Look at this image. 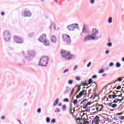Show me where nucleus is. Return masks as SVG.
Here are the masks:
<instances>
[{
    "label": "nucleus",
    "mask_w": 124,
    "mask_h": 124,
    "mask_svg": "<svg viewBox=\"0 0 124 124\" xmlns=\"http://www.w3.org/2000/svg\"><path fill=\"white\" fill-rule=\"evenodd\" d=\"M90 3L91 4H93L94 3V0H90Z\"/></svg>",
    "instance_id": "47"
},
{
    "label": "nucleus",
    "mask_w": 124,
    "mask_h": 124,
    "mask_svg": "<svg viewBox=\"0 0 124 124\" xmlns=\"http://www.w3.org/2000/svg\"><path fill=\"white\" fill-rule=\"evenodd\" d=\"M76 121H81V120L80 119V117H78V118H77Z\"/></svg>",
    "instance_id": "61"
},
{
    "label": "nucleus",
    "mask_w": 124,
    "mask_h": 124,
    "mask_svg": "<svg viewBox=\"0 0 124 124\" xmlns=\"http://www.w3.org/2000/svg\"><path fill=\"white\" fill-rule=\"evenodd\" d=\"M107 45L108 47H111L112 46V43L111 42H109L108 43Z\"/></svg>",
    "instance_id": "36"
},
{
    "label": "nucleus",
    "mask_w": 124,
    "mask_h": 124,
    "mask_svg": "<svg viewBox=\"0 0 124 124\" xmlns=\"http://www.w3.org/2000/svg\"><path fill=\"white\" fill-rule=\"evenodd\" d=\"M3 38L6 42H9L10 41V38H11V34L10 32L7 30L5 31L3 33Z\"/></svg>",
    "instance_id": "4"
},
{
    "label": "nucleus",
    "mask_w": 124,
    "mask_h": 124,
    "mask_svg": "<svg viewBox=\"0 0 124 124\" xmlns=\"http://www.w3.org/2000/svg\"><path fill=\"white\" fill-rule=\"evenodd\" d=\"M51 123L52 124H55V123H56V119H52V120H51Z\"/></svg>",
    "instance_id": "40"
},
{
    "label": "nucleus",
    "mask_w": 124,
    "mask_h": 124,
    "mask_svg": "<svg viewBox=\"0 0 124 124\" xmlns=\"http://www.w3.org/2000/svg\"><path fill=\"white\" fill-rule=\"evenodd\" d=\"M62 111H64L66 110V105H63L62 107Z\"/></svg>",
    "instance_id": "21"
},
{
    "label": "nucleus",
    "mask_w": 124,
    "mask_h": 124,
    "mask_svg": "<svg viewBox=\"0 0 124 124\" xmlns=\"http://www.w3.org/2000/svg\"><path fill=\"white\" fill-rule=\"evenodd\" d=\"M82 86L85 87V86H89L88 84V80H85L83 82L81 83Z\"/></svg>",
    "instance_id": "16"
},
{
    "label": "nucleus",
    "mask_w": 124,
    "mask_h": 124,
    "mask_svg": "<svg viewBox=\"0 0 124 124\" xmlns=\"http://www.w3.org/2000/svg\"><path fill=\"white\" fill-rule=\"evenodd\" d=\"M88 85H90V84L93 83V79H92V78L89 79V80H88Z\"/></svg>",
    "instance_id": "25"
},
{
    "label": "nucleus",
    "mask_w": 124,
    "mask_h": 124,
    "mask_svg": "<svg viewBox=\"0 0 124 124\" xmlns=\"http://www.w3.org/2000/svg\"><path fill=\"white\" fill-rule=\"evenodd\" d=\"M42 43H44V45H45V46H49V45H50V42L47 39L45 40Z\"/></svg>",
    "instance_id": "14"
},
{
    "label": "nucleus",
    "mask_w": 124,
    "mask_h": 124,
    "mask_svg": "<svg viewBox=\"0 0 124 124\" xmlns=\"http://www.w3.org/2000/svg\"><path fill=\"white\" fill-rule=\"evenodd\" d=\"M68 84H69V85H72V84H73V80H69V81H68Z\"/></svg>",
    "instance_id": "29"
},
{
    "label": "nucleus",
    "mask_w": 124,
    "mask_h": 124,
    "mask_svg": "<svg viewBox=\"0 0 124 124\" xmlns=\"http://www.w3.org/2000/svg\"><path fill=\"white\" fill-rule=\"evenodd\" d=\"M14 40L15 42H16V43H18L19 44H22V43H24V40L17 36L14 37Z\"/></svg>",
    "instance_id": "7"
},
{
    "label": "nucleus",
    "mask_w": 124,
    "mask_h": 124,
    "mask_svg": "<svg viewBox=\"0 0 124 124\" xmlns=\"http://www.w3.org/2000/svg\"><path fill=\"white\" fill-rule=\"evenodd\" d=\"M5 119V116H2L1 117V120H4Z\"/></svg>",
    "instance_id": "51"
},
{
    "label": "nucleus",
    "mask_w": 124,
    "mask_h": 124,
    "mask_svg": "<svg viewBox=\"0 0 124 124\" xmlns=\"http://www.w3.org/2000/svg\"><path fill=\"white\" fill-rule=\"evenodd\" d=\"M23 17H31V12L30 11H24L21 13Z\"/></svg>",
    "instance_id": "8"
},
{
    "label": "nucleus",
    "mask_w": 124,
    "mask_h": 124,
    "mask_svg": "<svg viewBox=\"0 0 124 124\" xmlns=\"http://www.w3.org/2000/svg\"><path fill=\"white\" fill-rule=\"evenodd\" d=\"M61 54L62 58L64 60H71L74 58V55L70 54V52H66V50L62 49L61 50Z\"/></svg>",
    "instance_id": "2"
},
{
    "label": "nucleus",
    "mask_w": 124,
    "mask_h": 124,
    "mask_svg": "<svg viewBox=\"0 0 124 124\" xmlns=\"http://www.w3.org/2000/svg\"><path fill=\"white\" fill-rule=\"evenodd\" d=\"M117 106H118V105H117L116 104H114L111 105L112 108H116Z\"/></svg>",
    "instance_id": "32"
},
{
    "label": "nucleus",
    "mask_w": 124,
    "mask_h": 124,
    "mask_svg": "<svg viewBox=\"0 0 124 124\" xmlns=\"http://www.w3.org/2000/svg\"><path fill=\"white\" fill-rule=\"evenodd\" d=\"M67 29L69 31H73L75 29L77 30H80L79 25L78 23L72 24L67 26Z\"/></svg>",
    "instance_id": "5"
},
{
    "label": "nucleus",
    "mask_w": 124,
    "mask_h": 124,
    "mask_svg": "<svg viewBox=\"0 0 124 124\" xmlns=\"http://www.w3.org/2000/svg\"><path fill=\"white\" fill-rule=\"evenodd\" d=\"M74 90H75V88H74L72 89L71 93L70 94V95H71V94H72V93H74Z\"/></svg>",
    "instance_id": "39"
},
{
    "label": "nucleus",
    "mask_w": 124,
    "mask_h": 124,
    "mask_svg": "<svg viewBox=\"0 0 124 124\" xmlns=\"http://www.w3.org/2000/svg\"><path fill=\"white\" fill-rule=\"evenodd\" d=\"M116 67L117 68L121 67V63H120L119 62H117L116 63Z\"/></svg>",
    "instance_id": "22"
},
{
    "label": "nucleus",
    "mask_w": 124,
    "mask_h": 124,
    "mask_svg": "<svg viewBox=\"0 0 124 124\" xmlns=\"http://www.w3.org/2000/svg\"><path fill=\"white\" fill-rule=\"evenodd\" d=\"M77 102H78V100L77 99H75L73 101V103L75 105H76L77 104Z\"/></svg>",
    "instance_id": "28"
},
{
    "label": "nucleus",
    "mask_w": 124,
    "mask_h": 124,
    "mask_svg": "<svg viewBox=\"0 0 124 124\" xmlns=\"http://www.w3.org/2000/svg\"><path fill=\"white\" fill-rule=\"evenodd\" d=\"M91 64H92V62H89L88 64L87 65V67H90L91 66Z\"/></svg>",
    "instance_id": "43"
},
{
    "label": "nucleus",
    "mask_w": 124,
    "mask_h": 124,
    "mask_svg": "<svg viewBox=\"0 0 124 124\" xmlns=\"http://www.w3.org/2000/svg\"><path fill=\"white\" fill-rule=\"evenodd\" d=\"M51 39L52 43H57V37H56V36L52 35Z\"/></svg>",
    "instance_id": "12"
},
{
    "label": "nucleus",
    "mask_w": 124,
    "mask_h": 124,
    "mask_svg": "<svg viewBox=\"0 0 124 124\" xmlns=\"http://www.w3.org/2000/svg\"><path fill=\"white\" fill-rule=\"evenodd\" d=\"M117 99H115L114 100H113V103H118V102L119 101H118Z\"/></svg>",
    "instance_id": "42"
},
{
    "label": "nucleus",
    "mask_w": 124,
    "mask_h": 124,
    "mask_svg": "<svg viewBox=\"0 0 124 124\" xmlns=\"http://www.w3.org/2000/svg\"><path fill=\"white\" fill-rule=\"evenodd\" d=\"M117 115L118 116H121L123 115V113H117Z\"/></svg>",
    "instance_id": "54"
},
{
    "label": "nucleus",
    "mask_w": 124,
    "mask_h": 124,
    "mask_svg": "<svg viewBox=\"0 0 124 124\" xmlns=\"http://www.w3.org/2000/svg\"><path fill=\"white\" fill-rule=\"evenodd\" d=\"M48 62H49V57H43L40 59L39 65L46 66V64H48Z\"/></svg>",
    "instance_id": "3"
},
{
    "label": "nucleus",
    "mask_w": 124,
    "mask_h": 124,
    "mask_svg": "<svg viewBox=\"0 0 124 124\" xmlns=\"http://www.w3.org/2000/svg\"><path fill=\"white\" fill-rule=\"evenodd\" d=\"M121 117L122 118L121 121H123V120H124V116H121Z\"/></svg>",
    "instance_id": "64"
},
{
    "label": "nucleus",
    "mask_w": 124,
    "mask_h": 124,
    "mask_svg": "<svg viewBox=\"0 0 124 124\" xmlns=\"http://www.w3.org/2000/svg\"><path fill=\"white\" fill-rule=\"evenodd\" d=\"M53 25V27L54 30H56V25H55L54 24H52Z\"/></svg>",
    "instance_id": "53"
},
{
    "label": "nucleus",
    "mask_w": 124,
    "mask_h": 124,
    "mask_svg": "<svg viewBox=\"0 0 124 124\" xmlns=\"http://www.w3.org/2000/svg\"><path fill=\"white\" fill-rule=\"evenodd\" d=\"M116 82H117V80H115V81H113V82H111V83H109V84H108V85H111V84H115Z\"/></svg>",
    "instance_id": "52"
},
{
    "label": "nucleus",
    "mask_w": 124,
    "mask_h": 124,
    "mask_svg": "<svg viewBox=\"0 0 124 124\" xmlns=\"http://www.w3.org/2000/svg\"><path fill=\"white\" fill-rule=\"evenodd\" d=\"M116 81H117V82H122V81H123V78H117V79L116 80Z\"/></svg>",
    "instance_id": "26"
},
{
    "label": "nucleus",
    "mask_w": 124,
    "mask_h": 124,
    "mask_svg": "<svg viewBox=\"0 0 124 124\" xmlns=\"http://www.w3.org/2000/svg\"><path fill=\"white\" fill-rule=\"evenodd\" d=\"M80 97H81V96H79L78 95H77V96H76V98L77 99L80 98Z\"/></svg>",
    "instance_id": "57"
},
{
    "label": "nucleus",
    "mask_w": 124,
    "mask_h": 124,
    "mask_svg": "<svg viewBox=\"0 0 124 124\" xmlns=\"http://www.w3.org/2000/svg\"><path fill=\"white\" fill-rule=\"evenodd\" d=\"M94 123H95V121L93 119V120L92 121V124H94Z\"/></svg>",
    "instance_id": "62"
},
{
    "label": "nucleus",
    "mask_w": 124,
    "mask_h": 124,
    "mask_svg": "<svg viewBox=\"0 0 124 124\" xmlns=\"http://www.w3.org/2000/svg\"><path fill=\"white\" fill-rule=\"evenodd\" d=\"M98 33H99V31L95 28H93L92 34L91 35H89L87 36L84 39L83 41H87V40H94L95 39H98V38H100V37H101V36H96Z\"/></svg>",
    "instance_id": "1"
},
{
    "label": "nucleus",
    "mask_w": 124,
    "mask_h": 124,
    "mask_svg": "<svg viewBox=\"0 0 124 124\" xmlns=\"http://www.w3.org/2000/svg\"><path fill=\"white\" fill-rule=\"evenodd\" d=\"M69 71V70L68 69H66L63 71V73L64 74L65 73H66V72H68Z\"/></svg>",
    "instance_id": "37"
},
{
    "label": "nucleus",
    "mask_w": 124,
    "mask_h": 124,
    "mask_svg": "<svg viewBox=\"0 0 124 124\" xmlns=\"http://www.w3.org/2000/svg\"><path fill=\"white\" fill-rule=\"evenodd\" d=\"M80 90H81V88L79 87L78 89V90H77V92L76 93L75 95H76V94H77V93H79V92H80Z\"/></svg>",
    "instance_id": "31"
},
{
    "label": "nucleus",
    "mask_w": 124,
    "mask_h": 124,
    "mask_svg": "<svg viewBox=\"0 0 124 124\" xmlns=\"http://www.w3.org/2000/svg\"><path fill=\"white\" fill-rule=\"evenodd\" d=\"M105 53L106 54H109V50H106V51H105Z\"/></svg>",
    "instance_id": "56"
},
{
    "label": "nucleus",
    "mask_w": 124,
    "mask_h": 124,
    "mask_svg": "<svg viewBox=\"0 0 124 124\" xmlns=\"http://www.w3.org/2000/svg\"><path fill=\"white\" fill-rule=\"evenodd\" d=\"M117 100L118 101H119V103H121V102H122V101H123V100H124V97H123L121 99L117 98Z\"/></svg>",
    "instance_id": "35"
},
{
    "label": "nucleus",
    "mask_w": 124,
    "mask_h": 124,
    "mask_svg": "<svg viewBox=\"0 0 124 124\" xmlns=\"http://www.w3.org/2000/svg\"><path fill=\"white\" fill-rule=\"evenodd\" d=\"M1 15L2 16H4V12H2L1 13Z\"/></svg>",
    "instance_id": "60"
},
{
    "label": "nucleus",
    "mask_w": 124,
    "mask_h": 124,
    "mask_svg": "<svg viewBox=\"0 0 124 124\" xmlns=\"http://www.w3.org/2000/svg\"><path fill=\"white\" fill-rule=\"evenodd\" d=\"M109 66H113V65H114V63L113 62H111L109 63Z\"/></svg>",
    "instance_id": "46"
},
{
    "label": "nucleus",
    "mask_w": 124,
    "mask_h": 124,
    "mask_svg": "<svg viewBox=\"0 0 124 124\" xmlns=\"http://www.w3.org/2000/svg\"><path fill=\"white\" fill-rule=\"evenodd\" d=\"M50 121H51V119H50V118L47 117L46 118V122L47 124H49V123H50Z\"/></svg>",
    "instance_id": "23"
},
{
    "label": "nucleus",
    "mask_w": 124,
    "mask_h": 124,
    "mask_svg": "<svg viewBox=\"0 0 124 124\" xmlns=\"http://www.w3.org/2000/svg\"><path fill=\"white\" fill-rule=\"evenodd\" d=\"M108 98H110V99L112 98V95H109L108 96Z\"/></svg>",
    "instance_id": "63"
},
{
    "label": "nucleus",
    "mask_w": 124,
    "mask_h": 124,
    "mask_svg": "<svg viewBox=\"0 0 124 124\" xmlns=\"http://www.w3.org/2000/svg\"><path fill=\"white\" fill-rule=\"evenodd\" d=\"M93 84H94V85L93 86H95L96 87H97V85H96V82H93Z\"/></svg>",
    "instance_id": "59"
},
{
    "label": "nucleus",
    "mask_w": 124,
    "mask_h": 124,
    "mask_svg": "<svg viewBox=\"0 0 124 124\" xmlns=\"http://www.w3.org/2000/svg\"><path fill=\"white\" fill-rule=\"evenodd\" d=\"M70 91V89L69 88V87L68 86H66L65 91L63 92L64 94H67V93H69Z\"/></svg>",
    "instance_id": "13"
},
{
    "label": "nucleus",
    "mask_w": 124,
    "mask_h": 124,
    "mask_svg": "<svg viewBox=\"0 0 124 124\" xmlns=\"http://www.w3.org/2000/svg\"><path fill=\"white\" fill-rule=\"evenodd\" d=\"M76 79L77 80V81H80V80H81V78H80V77H77Z\"/></svg>",
    "instance_id": "38"
},
{
    "label": "nucleus",
    "mask_w": 124,
    "mask_h": 124,
    "mask_svg": "<svg viewBox=\"0 0 124 124\" xmlns=\"http://www.w3.org/2000/svg\"><path fill=\"white\" fill-rule=\"evenodd\" d=\"M117 96H118L116 94L112 95V97L113 99H115V98H116V97H117Z\"/></svg>",
    "instance_id": "41"
},
{
    "label": "nucleus",
    "mask_w": 124,
    "mask_h": 124,
    "mask_svg": "<svg viewBox=\"0 0 124 124\" xmlns=\"http://www.w3.org/2000/svg\"><path fill=\"white\" fill-rule=\"evenodd\" d=\"M63 101L64 102H68V101H69V100H68V98H66L63 99Z\"/></svg>",
    "instance_id": "34"
},
{
    "label": "nucleus",
    "mask_w": 124,
    "mask_h": 124,
    "mask_svg": "<svg viewBox=\"0 0 124 124\" xmlns=\"http://www.w3.org/2000/svg\"><path fill=\"white\" fill-rule=\"evenodd\" d=\"M86 92H87V90H82L81 92L80 93L83 94V95H86L87 94V93H86Z\"/></svg>",
    "instance_id": "20"
},
{
    "label": "nucleus",
    "mask_w": 124,
    "mask_h": 124,
    "mask_svg": "<svg viewBox=\"0 0 124 124\" xmlns=\"http://www.w3.org/2000/svg\"><path fill=\"white\" fill-rule=\"evenodd\" d=\"M47 39L46 38V34H43L39 38V41L40 42L43 43L44 41H45Z\"/></svg>",
    "instance_id": "11"
},
{
    "label": "nucleus",
    "mask_w": 124,
    "mask_h": 124,
    "mask_svg": "<svg viewBox=\"0 0 124 124\" xmlns=\"http://www.w3.org/2000/svg\"><path fill=\"white\" fill-rule=\"evenodd\" d=\"M35 52L34 51H29L28 53V56H24L25 59H31V58H33L35 57Z\"/></svg>",
    "instance_id": "9"
},
{
    "label": "nucleus",
    "mask_w": 124,
    "mask_h": 124,
    "mask_svg": "<svg viewBox=\"0 0 124 124\" xmlns=\"http://www.w3.org/2000/svg\"><path fill=\"white\" fill-rule=\"evenodd\" d=\"M62 38L63 39V41L65 42L66 43H68L70 44L71 43V39L70 38V36L66 34H63L62 35Z\"/></svg>",
    "instance_id": "6"
},
{
    "label": "nucleus",
    "mask_w": 124,
    "mask_h": 124,
    "mask_svg": "<svg viewBox=\"0 0 124 124\" xmlns=\"http://www.w3.org/2000/svg\"><path fill=\"white\" fill-rule=\"evenodd\" d=\"M112 104H113V102H111L109 104H107V105H108V106H109V107H111V106H112Z\"/></svg>",
    "instance_id": "48"
},
{
    "label": "nucleus",
    "mask_w": 124,
    "mask_h": 124,
    "mask_svg": "<svg viewBox=\"0 0 124 124\" xmlns=\"http://www.w3.org/2000/svg\"><path fill=\"white\" fill-rule=\"evenodd\" d=\"M112 120H113V121H118V119H117V118H112Z\"/></svg>",
    "instance_id": "58"
},
{
    "label": "nucleus",
    "mask_w": 124,
    "mask_h": 124,
    "mask_svg": "<svg viewBox=\"0 0 124 124\" xmlns=\"http://www.w3.org/2000/svg\"><path fill=\"white\" fill-rule=\"evenodd\" d=\"M112 21L113 19L112 18V17H109L108 20V24H112Z\"/></svg>",
    "instance_id": "19"
},
{
    "label": "nucleus",
    "mask_w": 124,
    "mask_h": 124,
    "mask_svg": "<svg viewBox=\"0 0 124 124\" xmlns=\"http://www.w3.org/2000/svg\"><path fill=\"white\" fill-rule=\"evenodd\" d=\"M78 67V65H76L75 67L73 69V70H76L77 69V68Z\"/></svg>",
    "instance_id": "50"
},
{
    "label": "nucleus",
    "mask_w": 124,
    "mask_h": 124,
    "mask_svg": "<svg viewBox=\"0 0 124 124\" xmlns=\"http://www.w3.org/2000/svg\"><path fill=\"white\" fill-rule=\"evenodd\" d=\"M58 112H61V109H59V108H56V109L55 110V113H58Z\"/></svg>",
    "instance_id": "30"
},
{
    "label": "nucleus",
    "mask_w": 124,
    "mask_h": 124,
    "mask_svg": "<svg viewBox=\"0 0 124 124\" xmlns=\"http://www.w3.org/2000/svg\"><path fill=\"white\" fill-rule=\"evenodd\" d=\"M122 88V86L120 85H119L117 87H116V90H121V88Z\"/></svg>",
    "instance_id": "45"
},
{
    "label": "nucleus",
    "mask_w": 124,
    "mask_h": 124,
    "mask_svg": "<svg viewBox=\"0 0 124 124\" xmlns=\"http://www.w3.org/2000/svg\"><path fill=\"white\" fill-rule=\"evenodd\" d=\"M103 72H104V70L103 69H101L98 72V73H99V74H101V73H103Z\"/></svg>",
    "instance_id": "27"
},
{
    "label": "nucleus",
    "mask_w": 124,
    "mask_h": 124,
    "mask_svg": "<svg viewBox=\"0 0 124 124\" xmlns=\"http://www.w3.org/2000/svg\"><path fill=\"white\" fill-rule=\"evenodd\" d=\"M59 101H60V99L59 98H58L53 103V105L54 106H56L57 105V104H58V103H59Z\"/></svg>",
    "instance_id": "17"
},
{
    "label": "nucleus",
    "mask_w": 124,
    "mask_h": 124,
    "mask_svg": "<svg viewBox=\"0 0 124 124\" xmlns=\"http://www.w3.org/2000/svg\"><path fill=\"white\" fill-rule=\"evenodd\" d=\"M92 104V103L91 102H88L86 105L83 107V109H87V107L89 106V105H91Z\"/></svg>",
    "instance_id": "18"
},
{
    "label": "nucleus",
    "mask_w": 124,
    "mask_h": 124,
    "mask_svg": "<svg viewBox=\"0 0 124 124\" xmlns=\"http://www.w3.org/2000/svg\"><path fill=\"white\" fill-rule=\"evenodd\" d=\"M37 112L39 114H40V113H41V108H38Z\"/></svg>",
    "instance_id": "33"
},
{
    "label": "nucleus",
    "mask_w": 124,
    "mask_h": 124,
    "mask_svg": "<svg viewBox=\"0 0 124 124\" xmlns=\"http://www.w3.org/2000/svg\"><path fill=\"white\" fill-rule=\"evenodd\" d=\"M93 79H95V78H97V75H94L92 76Z\"/></svg>",
    "instance_id": "49"
},
{
    "label": "nucleus",
    "mask_w": 124,
    "mask_h": 124,
    "mask_svg": "<svg viewBox=\"0 0 124 124\" xmlns=\"http://www.w3.org/2000/svg\"><path fill=\"white\" fill-rule=\"evenodd\" d=\"M82 33H89V31H88L85 28V25H83L81 34H82Z\"/></svg>",
    "instance_id": "15"
},
{
    "label": "nucleus",
    "mask_w": 124,
    "mask_h": 124,
    "mask_svg": "<svg viewBox=\"0 0 124 124\" xmlns=\"http://www.w3.org/2000/svg\"><path fill=\"white\" fill-rule=\"evenodd\" d=\"M117 96H118V97H122L123 96V94L118 95Z\"/></svg>",
    "instance_id": "55"
},
{
    "label": "nucleus",
    "mask_w": 124,
    "mask_h": 124,
    "mask_svg": "<svg viewBox=\"0 0 124 124\" xmlns=\"http://www.w3.org/2000/svg\"><path fill=\"white\" fill-rule=\"evenodd\" d=\"M72 108L70 109V113L72 115V116H73V117H74V115H73V112H72Z\"/></svg>",
    "instance_id": "44"
},
{
    "label": "nucleus",
    "mask_w": 124,
    "mask_h": 124,
    "mask_svg": "<svg viewBox=\"0 0 124 124\" xmlns=\"http://www.w3.org/2000/svg\"><path fill=\"white\" fill-rule=\"evenodd\" d=\"M93 120H94L95 121V120H96V121H100V120H99V117L98 116H96L95 117V118L93 119Z\"/></svg>",
    "instance_id": "24"
},
{
    "label": "nucleus",
    "mask_w": 124,
    "mask_h": 124,
    "mask_svg": "<svg viewBox=\"0 0 124 124\" xmlns=\"http://www.w3.org/2000/svg\"><path fill=\"white\" fill-rule=\"evenodd\" d=\"M96 110H97V112H101L103 109V105H100L98 103L96 104Z\"/></svg>",
    "instance_id": "10"
}]
</instances>
